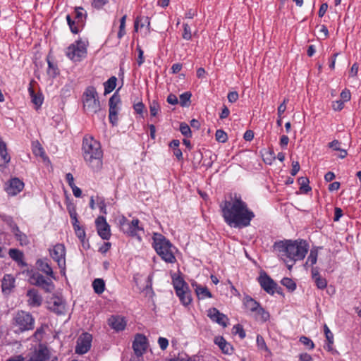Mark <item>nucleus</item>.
Returning <instances> with one entry per match:
<instances>
[{
    "label": "nucleus",
    "mask_w": 361,
    "mask_h": 361,
    "mask_svg": "<svg viewBox=\"0 0 361 361\" xmlns=\"http://www.w3.org/2000/svg\"><path fill=\"white\" fill-rule=\"evenodd\" d=\"M95 226L98 235L103 240H109L111 237L110 226L103 216H98L95 220Z\"/></svg>",
    "instance_id": "f8f14e48"
},
{
    "label": "nucleus",
    "mask_w": 361,
    "mask_h": 361,
    "mask_svg": "<svg viewBox=\"0 0 361 361\" xmlns=\"http://www.w3.org/2000/svg\"><path fill=\"white\" fill-rule=\"evenodd\" d=\"M220 207L224 221L231 227H247L255 217L254 212L248 208L247 203L236 195L231 197L230 200L223 201Z\"/></svg>",
    "instance_id": "f257e3e1"
},
{
    "label": "nucleus",
    "mask_w": 361,
    "mask_h": 361,
    "mask_svg": "<svg viewBox=\"0 0 361 361\" xmlns=\"http://www.w3.org/2000/svg\"><path fill=\"white\" fill-rule=\"evenodd\" d=\"M300 342L302 343L304 345L307 346V348L310 350H312L314 348V344L313 341L307 336H302L299 339Z\"/></svg>",
    "instance_id": "3c124183"
},
{
    "label": "nucleus",
    "mask_w": 361,
    "mask_h": 361,
    "mask_svg": "<svg viewBox=\"0 0 361 361\" xmlns=\"http://www.w3.org/2000/svg\"><path fill=\"white\" fill-rule=\"evenodd\" d=\"M149 111L152 116H156L160 111V106L157 100H153L149 104Z\"/></svg>",
    "instance_id": "a18cd8bd"
},
{
    "label": "nucleus",
    "mask_w": 361,
    "mask_h": 361,
    "mask_svg": "<svg viewBox=\"0 0 361 361\" xmlns=\"http://www.w3.org/2000/svg\"><path fill=\"white\" fill-rule=\"evenodd\" d=\"M121 102V99L119 95L116 94V93H114L109 99V118L110 123L113 126H117L118 124V114L119 111V107L118 104Z\"/></svg>",
    "instance_id": "1a4fd4ad"
},
{
    "label": "nucleus",
    "mask_w": 361,
    "mask_h": 361,
    "mask_svg": "<svg viewBox=\"0 0 361 361\" xmlns=\"http://www.w3.org/2000/svg\"><path fill=\"white\" fill-rule=\"evenodd\" d=\"M142 22L140 27H142L147 23V26H149V20L148 17H137L134 23V30L135 32L138 31L139 23Z\"/></svg>",
    "instance_id": "37998d69"
},
{
    "label": "nucleus",
    "mask_w": 361,
    "mask_h": 361,
    "mask_svg": "<svg viewBox=\"0 0 361 361\" xmlns=\"http://www.w3.org/2000/svg\"><path fill=\"white\" fill-rule=\"evenodd\" d=\"M256 313L261 317V319L266 322L269 319V314L268 312L265 311L264 308H262L261 306L259 307V309L257 310Z\"/></svg>",
    "instance_id": "6e6d98bb"
},
{
    "label": "nucleus",
    "mask_w": 361,
    "mask_h": 361,
    "mask_svg": "<svg viewBox=\"0 0 361 361\" xmlns=\"http://www.w3.org/2000/svg\"><path fill=\"white\" fill-rule=\"evenodd\" d=\"M47 61L48 63L47 73L52 77H56L59 74L57 66L54 64L53 62L50 60L49 56L47 57Z\"/></svg>",
    "instance_id": "e433bc0d"
},
{
    "label": "nucleus",
    "mask_w": 361,
    "mask_h": 361,
    "mask_svg": "<svg viewBox=\"0 0 361 361\" xmlns=\"http://www.w3.org/2000/svg\"><path fill=\"white\" fill-rule=\"evenodd\" d=\"M136 49L138 52V58L137 59V63L138 66H140L145 61L144 56H143L144 51L139 45L137 46Z\"/></svg>",
    "instance_id": "052dcab7"
},
{
    "label": "nucleus",
    "mask_w": 361,
    "mask_h": 361,
    "mask_svg": "<svg viewBox=\"0 0 361 361\" xmlns=\"http://www.w3.org/2000/svg\"><path fill=\"white\" fill-rule=\"evenodd\" d=\"M66 56L73 61H80L87 55V45L85 42L77 40L67 47Z\"/></svg>",
    "instance_id": "0eeeda50"
},
{
    "label": "nucleus",
    "mask_w": 361,
    "mask_h": 361,
    "mask_svg": "<svg viewBox=\"0 0 361 361\" xmlns=\"http://www.w3.org/2000/svg\"><path fill=\"white\" fill-rule=\"evenodd\" d=\"M30 280L34 285L42 288L47 293H51L54 288L53 282L39 273L33 274Z\"/></svg>",
    "instance_id": "ddd939ff"
},
{
    "label": "nucleus",
    "mask_w": 361,
    "mask_h": 361,
    "mask_svg": "<svg viewBox=\"0 0 361 361\" xmlns=\"http://www.w3.org/2000/svg\"><path fill=\"white\" fill-rule=\"evenodd\" d=\"M214 343L219 346L221 352L226 355H231L233 353V345L227 342L223 336H216L214 338Z\"/></svg>",
    "instance_id": "5701e85b"
},
{
    "label": "nucleus",
    "mask_w": 361,
    "mask_h": 361,
    "mask_svg": "<svg viewBox=\"0 0 361 361\" xmlns=\"http://www.w3.org/2000/svg\"><path fill=\"white\" fill-rule=\"evenodd\" d=\"M15 286V279L11 274H6L2 280V290L10 291Z\"/></svg>",
    "instance_id": "cd10ccee"
},
{
    "label": "nucleus",
    "mask_w": 361,
    "mask_h": 361,
    "mask_svg": "<svg viewBox=\"0 0 361 361\" xmlns=\"http://www.w3.org/2000/svg\"><path fill=\"white\" fill-rule=\"evenodd\" d=\"M183 38L186 40H190L192 37L191 29L188 23H183Z\"/></svg>",
    "instance_id": "603ef678"
},
{
    "label": "nucleus",
    "mask_w": 361,
    "mask_h": 361,
    "mask_svg": "<svg viewBox=\"0 0 361 361\" xmlns=\"http://www.w3.org/2000/svg\"><path fill=\"white\" fill-rule=\"evenodd\" d=\"M92 287L94 292L97 294H102L104 291L105 283L103 279H96L92 282Z\"/></svg>",
    "instance_id": "f704fd0d"
},
{
    "label": "nucleus",
    "mask_w": 361,
    "mask_h": 361,
    "mask_svg": "<svg viewBox=\"0 0 361 361\" xmlns=\"http://www.w3.org/2000/svg\"><path fill=\"white\" fill-rule=\"evenodd\" d=\"M257 345L259 348L267 350L266 343L264 338L261 335L257 336Z\"/></svg>",
    "instance_id": "680f3d73"
},
{
    "label": "nucleus",
    "mask_w": 361,
    "mask_h": 361,
    "mask_svg": "<svg viewBox=\"0 0 361 361\" xmlns=\"http://www.w3.org/2000/svg\"><path fill=\"white\" fill-rule=\"evenodd\" d=\"M74 18L78 25H82L86 18V14L83 12L82 7H78L74 11Z\"/></svg>",
    "instance_id": "473e14b6"
},
{
    "label": "nucleus",
    "mask_w": 361,
    "mask_h": 361,
    "mask_svg": "<svg viewBox=\"0 0 361 361\" xmlns=\"http://www.w3.org/2000/svg\"><path fill=\"white\" fill-rule=\"evenodd\" d=\"M227 98L229 102L234 103L238 99V93L236 91L230 92L227 95Z\"/></svg>",
    "instance_id": "338daca9"
},
{
    "label": "nucleus",
    "mask_w": 361,
    "mask_h": 361,
    "mask_svg": "<svg viewBox=\"0 0 361 361\" xmlns=\"http://www.w3.org/2000/svg\"><path fill=\"white\" fill-rule=\"evenodd\" d=\"M312 279L314 281L318 289L324 290L327 286V281L325 278L322 277L317 267H312L311 270Z\"/></svg>",
    "instance_id": "4be33fe9"
},
{
    "label": "nucleus",
    "mask_w": 361,
    "mask_h": 361,
    "mask_svg": "<svg viewBox=\"0 0 361 361\" xmlns=\"http://www.w3.org/2000/svg\"><path fill=\"white\" fill-rule=\"evenodd\" d=\"M140 220L138 219H133L131 221H129L126 227H124L122 232L131 237L137 235V232L143 231V228L139 226Z\"/></svg>",
    "instance_id": "a211bd4d"
},
{
    "label": "nucleus",
    "mask_w": 361,
    "mask_h": 361,
    "mask_svg": "<svg viewBox=\"0 0 361 361\" xmlns=\"http://www.w3.org/2000/svg\"><path fill=\"white\" fill-rule=\"evenodd\" d=\"M170 361H195V360L189 357L187 354L181 353L178 354L176 357L171 359Z\"/></svg>",
    "instance_id": "5fc2aeb1"
},
{
    "label": "nucleus",
    "mask_w": 361,
    "mask_h": 361,
    "mask_svg": "<svg viewBox=\"0 0 361 361\" xmlns=\"http://www.w3.org/2000/svg\"><path fill=\"white\" fill-rule=\"evenodd\" d=\"M195 289V293L199 300H204L205 298H211L212 295L206 286H202L197 284L196 282L192 283Z\"/></svg>",
    "instance_id": "b1692460"
},
{
    "label": "nucleus",
    "mask_w": 361,
    "mask_h": 361,
    "mask_svg": "<svg viewBox=\"0 0 361 361\" xmlns=\"http://www.w3.org/2000/svg\"><path fill=\"white\" fill-rule=\"evenodd\" d=\"M29 91L32 97V102L35 104L37 108L40 107L43 103V97L42 94H35L34 90L32 88H30Z\"/></svg>",
    "instance_id": "ea45409f"
},
{
    "label": "nucleus",
    "mask_w": 361,
    "mask_h": 361,
    "mask_svg": "<svg viewBox=\"0 0 361 361\" xmlns=\"http://www.w3.org/2000/svg\"><path fill=\"white\" fill-rule=\"evenodd\" d=\"M288 102H289V99L288 98H285L283 99V102L278 106V109H277L278 117H282V114L286 110V104Z\"/></svg>",
    "instance_id": "864d4df0"
},
{
    "label": "nucleus",
    "mask_w": 361,
    "mask_h": 361,
    "mask_svg": "<svg viewBox=\"0 0 361 361\" xmlns=\"http://www.w3.org/2000/svg\"><path fill=\"white\" fill-rule=\"evenodd\" d=\"M158 343H159L160 348L162 350H164L167 348V347L169 345V341L166 338L159 337L158 339Z\"/></svg>",
    "instance_id": "0e129e2a"
},
{
    "label": "nucleus",
    "mask_w": 361,
    "mask_h": 361,
    "mask_svg": "<svg viewBox=\"0 0 361 361\" xmlns=\"http://www.w3.org/2000/svg\"><path fill=\"white\" fill-rule=\"evenodd\" d=\"M258 282L261 288L270 295L275 293V289L277 288V283L268 276L265 272L261 274L258 278Z\"/></svg>",
    "instance_id": "4468645a"
},
{
    "label": "nucleus",
    "mask_w": 361,
    "mask_h": 361,
    "mask_svg": "<svg viewBox=\"0 0 361 361\" xmlns=\"http://www.w3.org/2000/svg\"><path fill=\"white\" fill-rule=\"evenodd\" d=\"M281 283L283 286L286 287V288L289 291L292 292L296 289V283L293 281V279H291L290 278H288V277L283 278L281 280Z\"/></svg>",
    "instance_id": "79ce46f5"
},
{
    "label": "nucleus",
    "mask_w": 361,
    "mask_h": 361,
    "mask_svg": "<svg viewBox=\"0 0 361 361\" xmlns=\"http://www.w3.org/2000/svg\"><path fill=\"white\" fill-rule=\"evenodd\" d=\"M69 214H70V217L72 221L73 226L78 224L79 221L77 218V213H76L75 210L74 209H69Z\"/></svg>",
    "instance_id": "69168bd1"
},
{
    "label": "nucleus",
    "mask_w": 361,
    "mask_h": 361,
    "mask_svg": "<svg viewBox=\"0 0 361 361\" xmlns=\"http://www.w3.org/2000/svg\"><path fill=\"white\" fill-rule=\"evenodd\" d=\"M49 309L57 314H63L66 310V302L58 296H53L48 302Z\"/></svg>",
    "instance_id": "f3484780"
},
{
    "label": "nucleus",
    "mask_w": 361,
    "mask_h": 361,
    "mask_svg": "<svg viewBox=\"0 0 361 361\" xmlns=\"http://www.w3.org/2000/svg\"><path fill=\"white\" fill-rule=\"evenodd\" d=\"M50 353L47 348H41L28 361H48Z\"/></svg>",
    "instance_id": "a878e982"
},
{
    "label": "nucleus",
    "mask_w": 361,
    "mask_h": 361,
    "mask_svg": "<svg viewBox=\"0 0 361 361\" xmlns=\"http://www.w3.org/2000/svg\"><path fill=\"white\" fill-rule=\"evenodd\" d=\"M344 107V102L341 100L333 102L332 108L335 111H341Z\"/></svg>",
    "instance_id": "774afa93"
},
{
    "label": "nucleus",
    "mask_w": 361,
    "mask_h": 361,
    "mask_svg": "<svg viewBox=\"0 0 361 361\" xmlns=\"http://www.w3.org/2000/svg\"><path fill=\"white\" fill-rule=\"evenodd\" d=\"M82 150L86 164L93 171L100 170L103 164V151L100 142L92 136L85 135L82 140Z\"/></svg>",
    "instance_id": "7ed1b4c3"
},
{
    "label": "nucleus",
    "mask_w": 361,
    "mask_h": 361,
    "mask_svg": "<svg viewBox=\"0 0 361 361\" xmlns=\"http://www.w3.org/2000/svg\"><path fill=\"white\" fill-rule=\"evenodd\" d=\"M35 318L25 311H18L13 319V324L18 328L20 333L34 329Z\"/></svg>",
    "instance_id": "423d86ee"
},
{
    "label": "nucleus",
    "mask_w": 361,
    "mask_h": 361,
    "mask_svg": "<svg viewBox=\"0 0 361 361\" xmlns=\"http://www.w3.org/2000/svg\"><path fill=\"white\" fill-rule=\"evenodd\" d=\"M36 265L39 270H40L42 272L44 273L47 276L55 279L53 269L50 265V260L48 258L45 257L37 259L36 262Z\"/></svg>",
    "instance_id": "6ab92c4d"
},
{
    "label": "nucleus",
    "mask_w": 361,
    "mask_h": 361,
    "mask_svg": "<svg viewBox=\"0 0 361 361\" xmlns=\"http://www.w3.org/2000/svg\"><path fill=\"white\" fill-rule=\"evenodd\" d=\"M298 182L300 185V190L302 193L307 194L311 191L312 188L309 185L310 180L307 177H300L298 179Z\"/></svg>",
    "instance_id": "2f4dec72"
},
{
    "label": "nucleus",
    "mask_w": 361,
    "mask_h": 361,
    "mask_svg": "<svg viewBox=\"0 0 361 361\" xmlns=\"http://www.w3.org/2000/svg\"><path fill=\"white\" fill-rule=\"evenodd\" d=\"M180 131L181 134L186 137H190L192 136L190 127L184 122H182L180 124Z\"/></svg>",
    "instance_id": "de8ad7c7"
},
{
    "label": "nucleus",
    "mask_w": 361,
    "mask_h": 361,
    "mask_svg": "<svg viewBox=\"0 0 361 361\" xmlns=\"http://www.w3.org/2000/svg\"><path fill=\"white\" fill-rule=\"evenodd\" d=\"M50 257L57 263L61 269V274H65L66 271V254L65 245L62 243H57L49 249Z\"/></svg>",
    "instance_id": "6e6552de"
},
{
    "label": "nucleus",
    "mask_w": 361,
    "mask_h": 361,
    "mask_svg": "<svg viewBox=\"0 0 361 361\" xmlns=\"http://www.w3.org/2000/svg\"><path fill=\"white\" fill-rule=\"evenodd\" d=\"M117 78L115 76H111L107 81L104 82V94L111 93L116 86Z\"/></svg>",
    "instance_id": "7c9ffc66"
},
{
    "label": "nucleus",
    "mask_w": 361,
    "mask_h": 361,
    "mask_svg": "<svg viewBox=\"0 0 361 361\" xmlns=\"http://www.w3.org/2000/svg\"><path fill=\"white\" fill-rule=\"evenodd\" d=\"M27 305L32 307H37L42 305V298L39 294L37 290L32 288L27 292Z\"/></svg>",
    "instance_id": "412c9836"
},
{
    "label": "nucleus",
    "mask_w": 361,
    "mask_h": 361,
    "mask_svg": "<svg viewBox=\"0 0 361 361\" xmlns=\"http://www.w3.org/2000/svg\"><path fill=\"white\" fill-rule=\"evenodd\" d=\"M25 183L18 178H11L5 185V191L9 196H16L24 188Z\"/></svg>",
    "instance_id": "9b49d317"
},
{
    "label": "nucleus",
    "mask_w": 361,
    "mask_h": 361,
    "mask_svg": "<svg viewBox=\"0 0 361 361\" xmlns=\"http://www.w3.org/2000/svg\"><path fill=\"white\" fill-rule=\"evenodd\" d=\"M245 307L252 312H256L260 307L259 303L250 296L245 298Z\"/></svg>",
    "instance_id": "c756f323"
},
{
    "label": "nucleus",
    "mask_w": 361,
    "mask_h": 361,
    "mask_svg": "<svg viewBox=\"0 0 361 361\" xmlns=\"http://www.w3.org/2000/svg\"><path fill=\"white\" fill-rule=\"evenodd\" d=\"M11 160L7 152L6 144L0 140V166H6Z\"/></svg>",
    "instance_id": "bb28decb"
},
{
    "label": "nucleus",
    "mask_w": 361,
    "mask_h": 361,
    "mask_svg": "<svg viewBox=\"0 0 361 361\" xmlns=\"http://www.w3.org/2000/svg\"><path fill=\"white\" fill-rule=\"evenodd\" d=\"M127 16L124 15L120 19V25L119 30L117 34V37L118 39H121L126 34V21Z\"/></svg>",
    "instance_id": "a19ab883"
},
{
    "label": "nucleus",
    "mask_w": 361,
    "mask_h": 361,
    "mask_svg": "<svg viewBox=\"0 0 361 361\" xmlns=\"http://www.w3.org/2000/svg\"><path fill=\"white\" fill-rule=\"evenodd\" d=\"M13 232L14 233L16 240L20 241V245H27L29 243L27 236L20 231L17 225H14L13 227Z\"/></svg>",
    "instance_id": "c85d7f7f"
},
{
    "label": "nucleus",
    "mask_w": 361,
    "mask_h": 361,
    "mask_svg": "<svg viewBox=\"0 0 361 361\" xmlns=\"http://www.w3.org/2000/svg\"><path fill=\"white\" fill-rule=\"evenodd\" d=\"M317 255H318V253H317V250H311L310 255L307 257L306 264L312 267L314 264H315L317 263Z\"/></svg>",
    "instance_id": "49530a36"
},
{
    "label": "nucleus",
    "mask_w": 361,
    "mask_h": 361,
    "mask_svg": "<svg viewBox=\"0 0 361 361\" xmlns=\"http://www.w3.org/2000/svg\"><path fill=\"white\" fill-rule=\"evenodd\" d=\"M129 220L123 215L121 216L118 219V224L119 225L120 229L123 231L124 227H126L128 224Z\"/></svg>",
    "instance_id": "13d9d810"
},
{
    "label": "nucleus",
    "mask_w": 361,
    "mask_h": 361,
    "mask_svg": "<svg viewBox=\"0 0 361 361\" xmlns=\"http://www.w3.org/2000/svg\"><path fill=\"white\" fill-rule=\"evenodd\" d=\"M133 109L137 114L142 115L145 106L142 102H139L133 104Z\"/></svg>",
    "instance_id": "4d7b16f0"
},
{
    "label": "nucleus",
    "mask_w": 361,
    "mask_h": 361,
    "mask_svg": "<svg viewBox=\"0 0 361 361\" xmlns=\"http://www.w3.org/2000/svg\"><path fill=\"white\" fill-rule=\"evenodd\" d=\"M215 137L218 142L222 143L226 142L228 140L227 134L223 130L221 129H219L216 131Z\"/></svg>",
    "instance_id": "8fccbe9b"
},
{
    "label": "nucleus",
    "mask_w": 361,
    "mask_h": 361,
    "mask_svg": "<svg viewBox=\"0 0 361 361\" xmlns=\"http://www.w3.org/2000/svg\"><path fill=\"white\" fill-rule=\"evenodd\" d=\"M73 228L75 233V235L79 238L82 245L85 246L86 233L85 229L81 227L79 224L73 226Z\"/></svg>",
    "instance_id": "c9c22d12"
},
{
    "label": "nucleus",
    "mask_w": 361,
    "mask_h": 361,
    "mask_svg": "<svg viewBox=\"0 0 361 361\" xmlns=\"http://www.w3.org/2000/svg\"><path fill=\"white\" fill-rule=\"evenodd\" d=\"M133 348L137 356H142L147 348V339L143 334H137L133 343Z\"/></svg>",
    "instance_id": "2eb2a0df"
},
{
    "label": "nucleus",
    "mask_w": 361,
    "mask_h": 361,
    "mask_svg": "<svg viewBox=\"0 0 361 361\" xmlns=\"http://www.w3.org/2000/svg\"><path fill=\"white\" fill-rule=\"evenodd\" d=\"M274 249L290 270L296 261L305 258L308 252V245L302 240H284L276 242L274 244Z\"/></svg>",
    "instance_id": "f03ea898"
},
{
    "label": "nucleus",
    "mask_w": 361,
    "mask_h": 361,
    "mask_svg": "<svg viewBox=\"0 0 361 361\" xmlns=\"http://www.w3.org/2000/svg\"><path fill=\"white\" fill-rule=\"evenodd\" d=\"M192 94L190 92H185L180 95V104L183 107L189 106L190 104V98Z\"/></svg>",
    "instance_id": "4c0bfd02"
},
{
    "label": "nucleus",
    "mask_w": 361,
    "mask_h": 361,
    "mask_svg": "<svg viewBox=\"0 0 361 361\" xmlns=\"http://www.w3.org/2000/svg\"><path fill=\"white\" fill-rule=\"evenodd\" d=\"M83 110L87 114H95L101 110L99 95L94 86L85 88L82 96Z\"/></svg>",
    "instance_id": "39448f33"
},
{
    "label": "nucleus",
    "mask_w": 361,
    "mask_h": 361,
    "mask_svg": "<svg viewBox=\"0 0 361 361\" xmlns=\"http://www.w3.org/2000/svg\"><path fill=\"white\" fill-rule=\"evenodd\" d=\"M172 282L176 295L183 294V290L189 288L188 283L181 276L173 277Z\"/></svg>",
    "instance_id": "393cba45"
},
{
    "label": "nucleus",
    "mask_w": 361,
    "mask_h": 361,
    "mask_svg": "<svg viewBox=\"0 0 361 361\" xmlns=\"http://www.w3.org/2000/svg\"><path fill=\"white\" fill-rule=\"evenodd\" d=\"M108 323L109 325L116 331L124 330L126 326L125 318L119 315L111 316L109 319Z\"/></svg>",
    "instance_id": "aec40b11"
},
{
    "label": "nucleus",
    "mask_w": 361,
    "mask_h": 361,
    "mask_svg": "<svg viewBox=\"0 0 361 361\" xmlns=\"http://www.w3.org/2000/svg\"><path fill=\"white\" fill-rule=\"evenodd\" d=\"M177 296L179 298L180 302L185 306L190 305L192 302L191 293L189 288L185 290H184L183 294L177 295Z\"/></svg>",
    "instance_id": "72a5a7b5"
},
{
    "label": "nucleus",
    "mask_w": 361,
    "mask_h": 361,
    "mask_svg": "<svg viewBox=\"0 0 361 361\" xmlns=\"http://www.w3.org/2000/svg\"><path fill=\"white\" fill-rule=\"evenodd\" d=\"M66 20L71 31L74 34L78 33L80 30L78 28L79 25H77V21L73 20L70 15L66 16Z\"/></svg>",
    "instance_id": "c03bdc74"
},
{
    "label": "nucleus",
    "mask_w": 361,
    "mask_h": 361,
    "mask_svg": "<svg viewBox=\"0 0 361 361\" xmlns=\"http://www.w3.org/2000/svg\"><path fill=\"white\" fill-rule=\"evenodd\" d=\"M92 336L89 333L82 334L77 340L75 353L80 355L87 353L92 345Z\"/></svg>",
    "instance_id": "9d476101"
},
{
    "label": "nucleus",
    "mask_w": 361,
    "mask_h": 361,
    "mask_svg": "<svg viewBox=\"0 0 361 361\" xmlns=\"http://www.w3.org/2000/svg\"><path fill=\"white\" fill-rule=\"evenodd\" d=\"M340 97L342 99L341 101H343V102L349 101L351 98V94H350V90L346 88L344 89L341 92Z\"/></svg>",
    "instance_id": "bf43d9fd"
},
{
    "label": "nucleus",
    "mask_w": 361,
    "mask_h": 361,
    "mask_svg": "<svg viewBox=\"0 0 361 361\" xmlns=\"http://www.w3.org/2000/svg\"><path fill=\"white\" fill-rule=\"evenodd\" d=\"M233 334L235 335H238L241 339H243L246 336V334L243 327L240 324L234 325L233 327Z\"/></svg>",
    "instance_id": "09e8293b"
},
{
    "label": "nucleus",
    "mask_w": 361,
    "mask_h": 361,
    "mask_svg": "<svg viewBox=\"0 0 361 361\" xmlns=\"http://www.w3.org/2000/svg\"><path fill=\"white\" fill-rule=\"evenodd\" d=\"M207 316L212 322L217 323L223 327H226L228 325V317L220 312L216 307L209 308L207 311Z\"/></svg>",
    "instance_id": "dca6fc26"
},
{
    "label": "nucleus",
    "mask_w": 361,
    "mask_h": 361,
    "mask_svg": "<svg viewBox=\"0 0 361 361\" xmlns=\"http://www.w3.org/2000/svg\"><path fill=\"white\" fill-rule=\"evenodd\" d=\"M152 240V247L161 259L166 263L174 264L176 262L173 250L175 247L170 240L159 233H154Z\"/></svg>",
    "instance_id": "20e7f679"
},
{
    "label": "nucleus",
    "mask_w": 361,
    "mask_h": 361,
    "mask_svg": "<svg viewBox=\"0 0 361 361\" xmlns=\"http://www.w3.org/2000/svg\"><path fill=\"white\" fill-rule=\"evenodd\" d=\"M8 254L11 258H12L16 262L19 263L23 261V254L20 250L17 249H10Z\"/></svg>",
    "instance_id": "58836bf2"
},
{
    "label": "nucleus",
    "mask_w": 361,
    "mask_h": 361,
    "mask_svg": "<svg viewBox=\"0 0 361 361\" xmlns=\"http://www.w3.org/2000/svg\"><path fill=\"white\" fill-rule=\"evenodd\" d=\"M108 2V0H92V6L97 9L102 8Z\"/></svg>",
    "instance_id": "e2e57ef3"
}]
</instances>
